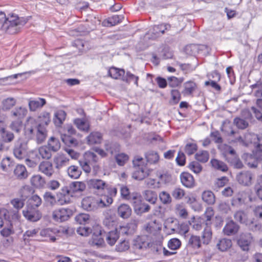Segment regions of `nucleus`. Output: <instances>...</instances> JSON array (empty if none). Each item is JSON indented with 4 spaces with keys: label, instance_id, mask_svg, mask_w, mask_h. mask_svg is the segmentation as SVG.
<instances>
[{
    "label": "nucleus",
    "instance_id": "obj_1",
    "mask_svg": "<svg viewBox=\"0 0 262 262\" xmlns=\"http://www.w3.org/2000/svg\"><path fill=\"white\" fill-rule=\"evenodd\" d=\"M26 133L31 135L35 134L36 141L38 144L43 143L47 136V130L44 124H37L33 118L27 120Z\"/></svg>",
    "mask_w": 262,
    "mask_h": 262
},
{
    "label": "nucleus",
    "instance_id": "obj_2",
    "mask_svg": "<svg viewBox=\"0 0 262 262\" xmlns=\"http://www.w3.org/2000/svg\"><path fill=\"white\" fill-rule=\"evenodd\" d=\"M26 23V19L12 15L7 18V21L2 26V30L9 34H15Z\"/></svg>",
    "mask_w": 262,
    "mask_h": 262
},
{
    "label": "nucleus",
    "instance_id": "obj_3",
    "mask_svg": "<svg viewBox=\"0 0 262 262\" xmlns=\"http://www.w3.org/2000/svg\"><path fill=\"white\" fill-rule=\"evenodd\" d=\"M214 215V211L211 207H207L206 211L203 215V217L206 219L205 223V228L203 231L202 238L203 243L208 244L212 238V231L211 229V219Z\"/></svg>",
    "mask_w": 262,
    "mask_h": 262
},
{
    "label": "nucleus",
    "instance_id": "obj_4",
    "mask_svg": "<svg viewBox=\"0 0 262 262\" xmlns=\"http://www.w3.org/2000/svg\"><path fill=\"white\" fill-rule=\"evenodd\" d=\"M135 213L138 215H142L143 213L148 212L151 206L143 202L141 196L137 193L135 194L131 201Z\"/></svg>",
    "mask_w": 262,
    "mask_h": 262
},
{
    "label": "nucleus",
    "instance_id": "obj_5",
    "mask_svg": "<svg viewBox=\"0 0 262 262\" xmlns=\"http://www.w3.org/2000/svg\"><path fill=\"white\" fill-rule=\"evenodd\" d=\"M28 149L27 143L19 139L14 144L13 148L14 156L18 159H23L27 155Z\"/></svg>",
    "mask_w": 262,
    "mask_h": 262
},
{
    "label": "nucleus",
    "instance_id": "obj_6",
    "mask_svg": "<svg viewBox=\"0 0 262 262\" xmlns=\"http://www.w3.org/2000/svg\"><path fill=\"white\" fill-rule=\"evenodd\" d=\"M171 26L169 24L163 23L155 25L146 33V35H148V38L154 40L164 34L165 31L169 30Z\"/></svg>",
    "mask_w": 262,
    "mask_h": 262
},
{
    "label": "nucleus",
    "instance_id": "obj_7",
    "mask_svg": "<svg viewBox=\"0 0 262 262\" xmlns=\"http://www.w3.org/2000/svg\"><path fill=\"white\" fill-rule=\"evenodd\" d=\"M73 215V211L70 208H61L53 211L52 218L56 222L67 221Z\"/></svg>",
    "mask_w": 262,
    "mask_h": 262
},
{
    "label": "nucleus",
    "instance_id": "obj_8",
    "mask_svg": "<svg viewBox=\"0 0 262 262\" xmlns=\"http://www.w3.org/2000/svg\"><path fill=\"white\" fill-rule=\"evenodd\" d=\"M24 216L30 222H37L42 217V214L37 209L26 206L23 211Z\"/></svg>",
    "mask_w": 262,
    "mask_h": 262
},
{
    "label": "nucleus",
    "instance_id": "obj_9",
    "mask_svg": "<svg viewBox=\"0 0 262 262\" xmlns=\"http://www.w3.org/2000/svg\"><path fill=\"white\" fill-rule=\"evenodd\" d=\"M254 174L249 170H244L238 173L236 179L238 183L245 186H249L252 184V180Z\"/></svg>",
    "mask_w": 262,
    "mask_h": 262
},
{
    "label": "nucleus",
    "instance_id": "obj_10",
    "mask_svg": "<svg viewBox=\"0 0 262 262\" xmlns=\"http://www.w3.org/2000/svg\"><path fill=\"white\" fill-rule=\"evenodd\" d=\"M97 199L93 196H88L81 201L82 208L88 211H94L99 208Z\"/></svg>",
    "mask_w": 262,
    "mask_h": 262
},
{
    "label": "nucleus",
    "instance_id": "obj_11",
    "mask_svg": "<svg viewBox=\"0 0 262 262\" xmlns=\"http://www.w3.org/2000/svg\"><path fill=\"white\" fill-rule=\"evenodd\" d=\"M252 238L251 233H242L237 241V244L243 251H247L249 250Z\"/></svg>",
    "mask_w": 262,
    "mask_h": 262
},
{
    "label": "nucleus",
    "instance_id": "obj_12",
    "mask_svg": "<svg viewBox=\"0 0 262 262\" xmlns=\"http://www.w3.org/2000/svg\"><path fill=\"white\" fill-rule=\"evenodd\" d=\"M149 243L147 236L137 237L133 241V248L135 250H145L149 247Z\"/></svg>",
    "mask_w": 262,
    "mask_h": 262
},
{
    "label": "nucleus",
    "instance_id": "obj_13",
    "mask_svg": "<svg viewBox=\"0 0 262 262\" xmlns=\"http://www.w3.org/2000/svg\"><path fill=\"white\" fill-rule=\"evenodd\" d=\"M38 170L48 177H51L54 173L52 163L48 161L41 162L38 166Z\"/></svg>",
    "mask_w": 262,
    "mask_h": 262
},
{
    "label": "nucleus",
    "instance_id": "obj_14",
    "mask_svg": "<svg viewBox=\"0 0 262 262\" xmlns=\"http://www.w3.org/2000/svg\"><path fill=\"white\" fill-rule=\"evenodd\" d=\"M239 229V226L233 220L228 222L223 228V232L224 234L230 236L236 234Z\"/></svg>",
    "mask_w": 262,
    "mask_h": 262
},
{
    "label": "nucleus",
    "instance_id": "obj_15",
    "mask_svg": "<svg viewBox=\"0 0 262 262\" xmlns=\"http://www.w3.org/2000/svg\"><path fill=\"white\" fill-rule=\"evenodd\" d=\"M180 180L182 184L187 188H191L195 185L193 176L187 172H183L180 174Z\"/></svg>",
    "mask_w": 262,
    "mask_h": 262
},
{
    "label": "nucleus",
    "instance_id": "obj_16",
    "mask_svg": "<svg viewBox=\"0 0 262 262\" xmlns=\"http://www.w3.org/2000/svg\"><path fill=\"white\" fill-rule=\"evenodd\" d=\"M135 169L132 174V177L135 180L141 181L149 175V170L143 166L135 167Z\"/></svg>",
    "mask_w": 262,
    "mask_h": 262
},
{
    "label": "nucleus",
    "instance_id": "obj_17",
    "mask_svg": "<svg viewBox=\"0 0 262 262\" xmlns=\"http://www.w3.org/2000/svg\"><path fill=\"white\" fill-rule=\"evenodd\" d=\"M88 183L90 188L98 190H102L108 186V185L104 181L97 179H91Z\"/></svg>",
    "mask_w": 262,
    "mask_h": 262
},
{
    "label": "nucleus",
    "instance_id": "obj_18",
    "mask_svg": "<svg viewBox=\"0 0 262 262\" xmlns=\"http://www.w3.org/2000/svg\"><path fill=\"white\" fill-rule=\"evenodd\" d=\"M117 212L120 217L123 219H126L130 216L132 210L128 205L122 204L118 207Z\"/></svg>",
    "mask_w": 262,
    "mask_h": 262
},
{
    "label": "nucleus",
    "instance_id": "obj_19",
    "mask_svg": "<svg viewBox=\"0 0 262 262\" xmlns=\"http://www.w3.org/2000/svg\"><path fill=\"white\" fill-rule=\"evenodd\" d=\"M69 159L63 154H58L53 159L55 168L59 169L68 164Z\"/></svg>",
    "mask_w": 262,
    "mask_h": 262
},
{
    "label": "nucleus",
    "instance_id": "obj_20",
    "mask_svg": "<svg viewBox=\"0 0 262 262\" xmlns=\"http://www.w3.org/2000/svg\"><path fill=\"white\" fill-rule=\"evenodd\" d=\"M70 187L72 193L81 194L86 189V185L83 182L76 181L70 184Z\"/></svg>",
    "mask_w": 262,
    "mask_h": 262
},
{
    "label": "nucleus",
    "instance_id": "obj_21",
    "mask_svg": "<svg viewBox=\"0 0 262 262\" xmlns=\"http://www.w3.org/2000/svg\"><path fill=\"white\" fill-rule=\"evenodd\" d=\"M14 166V162L9 157L3 159L1 162V167L3 171L5 172H11L13 169Z\"/></svg>",
    "mask_w": 262,
    "mask_h": 262
},
{
    "label": "nucleus",
    "instance_id": "obj_22",
    "mask_svg": "<svg viewBox=\"0 0 262 262\" xmlns=\"http://www.w3.org/2000/svg\"><path fill=\"white\" fill-rule=\"evenodd\" d=\"M14 174L19 180L25 179L28 177V172L25 166L21 164L16 166L14 169Z\"/></svg>",
    "mask_w": 262,
    "mask_h": 262
},
{
    "label": "nucleus",
    "instance_id": "obj_23",
    "mask_svg": "<svg viewBox=\"0 0 262 262\" xmlns=\"http://www.w3.org/2000/svg\"><path fill=\"white\" fill-rule=\"evenodd\" d=\"M144 199L152 205H155L158 200L157 193L151 190H146L143 192Z\"/></svg>",
    "mask_w": 262,
    "mask_h": 262
},
{
    "label": "nucleus",
    "instance_id": "obj_24",
    "mask_svg": "<svg viewBox=\"0 0 262 262\" xmlns=\"http://www.w3.org/2000/svg\"><path fill=\"white\" fill-rule=\"evenodd\" d=\"M46 103V100L41 98L30 100L29 102L30 110L31 111H35L37 109L42 107Z\"/></svg>",
    "mask_w": 262,
    "mask_h": 262
},
{
    "label": "nucleus",
    "instance_id": "obj_25",
    "mask_svg": "<svg viewBox=\"0 0 262 262\" xmlns=\"http://www.w3.org/2000/svg\"><path fill=\"white\" fill-rule=\"evenodd\" d=\"M31 183L37 188H43L46 184V181L43 177L39 174L33 176L31 179Z\"/></svg>",
    "mask_w": 262,
    "mask_h": 262
},
{
    "label": "nucleus",
    "instance_id": "obj_26",
    "mask_svg": "<svg viewBox=\"0 0 262 262\" xmlns=\"http://www.w3.org/2000/svg\"><path fill=\"white\" fill-rule=\"evenodd\" d=\"M232 245V243L231 239L224 238L218 241L216 247L220 251L224 252L230 248Z\"/></svg>",
    "mask_w": 262,
    "mask_h": 262
},
{
    "label": "nucleus",
    "instance_id": "obj_27",
    "mask_svg": "<svg viewBox=\"0 0 262 262\" xmlns=\"http://www.w3.org/2000/svg\"><path fill=\"white\" fill-rule=\"evenodd\" d=\"M202 199L208 205H213L215 202L214 194L210 190H205L202 192Z\"/></svg>",
    "mask_w": 262,
    "mask_h": 262
},
{
    "label": "nucleus",
    "instance_id": "obj_28",
    "mask_svg": "<svg viewBox=\"0 0 262 262\" xmlns=\"http://www.w3.org/2000/svg\"><path fill=\"white\" fill-rule=\"evenodd\" d=\"M119 235L117 229L110 231L106 235V241L108 245L113 246L118 239Z\"/></svg>",
    "mask_w": 262,
    "mask_h": 262
},
{
    "label": "nucleus",
    "instance_id": "obj_29",
    "mask_svg": "<svg viewBox=\"0 0 262 262\" xmlns=\"http://www.w3.org/2000/svg\"><path fill=\"white\" fill-rule=\"evenodd\" d=\"M145 157L147 162L150 164H156L159 160V156L156 151L149 150L145 153Z\"/></svg>",
    "mask_w": 262,
    "mask_h": 262
},
{
    "label": "nucleus",
    "instance_id": "obj_30",
    "mask_svg": "<svg viewBox=\"0 0 262 262\" xmlns=\"http://www.w3.org/2000/svg\"><path fill=\"white\" fill-rule=\"evenodd\" d=\"M123 18V15H114L103 21L102 24L105 26H113L121 23Z\"/></svg>",
    "mask_w": 262,
    "mask_h": 262
},
{
    "label": "nucleus",
    "instance_id": "obj_31",
    "mask_svg": "<svg viewBox=\"0 0 262 262\" xmlns=\"http://www.w3.org/2000/svg\"><path fill=\"white\" fill-rule=\"evenodd\" d=\"M53 151L47 146H42L38 148L39 155L43 159L49 160L52 156Z\"/></svg>",
    "mask_w": 262,
    "mask_h": 262
},
{
    "label": "nucleus",
    "instance_id": "obj_32",
    "mask_svg": "<svg viewBox=\"0 0 262 262\" xmlns=\"http://www.w3.org/2000/svg\"><path fill=\"white\" fill-rule=\"evenodd\" d=\"M67 172L70 177L74 179L79 178L81 174V169L76 165L70 166L67 169Z\"/></svg>",
    "mask_w": 262,
    "mask_h": 262
},
{
    "label": "nucleus",
    "instance_id": "obj_33",
    "mask_svg": "<svg viewBox=\"0 0 262 262\" xmlns=\"http://www.w3.org/2000/svg\"><path fill=\"white\" fill-rule=\"evenodd\" d=\"M66 113L64 111L59 110L54 114L53 121L56 126H60L65 120Z\"/></svg>",
    "mask_w": 262,
    "mask_h": 262
},
{
    "label": "nucleus",
    "instance_id": "obj_34",
    "mask_svg": "<svg viewBox=\"0 0 262 262\" xmlns=\"http://www.w3.org/2000/svg\"><path fill=\"white\" fill-rule=\"evenodd\" d=\"M99 208H104L110 206L113 202V199L107 195L101 196L100 199H97Z\"/></svg>",
    "mask_w": 262,
    "mask_h": 262
},
{
    "label": "nucleus",
    "instance_id": "obj_35",
    "mask_svg": "<svg viewBox=\"0 0 262 262\" xmlns=\"http://www.w3.org/2000/svg\"><path fill=\"white\" fill-rule=\"evenodd\" d=\"M102 138L101 134L98 132L92 133L88 137V143L90 145L98 144L101 142Z\"/></svg>",
    "mask_w": 262,
    "mask_h": 262
},
{
    "label": "nucleus",
    "instance_id": "obj_36",
    "mask_svg": "<svg viewBox=\"0 0 262 262\" xmlns=\"http://www.w3.org/2000/svg\"><path fill=\"white\" fill-rule=\"evenodd\" d=\"M27 113V110L23 107H16L11 112V116L14 118H17V120H20L24 118Z\"/></svg>",
    "mask_w": 262,
    "mask_h": 262
},
{
    "label": "nucleus",
    "instance_id": "obj_37",
    "mask_svg": "<svg viewBox=\"0 0 262 262\" xmlns=\"http://www.w3.org/2000/svg\"><path fill=\"white\" fill-rule=\"evenodd\" d=\"M42 203L41 199L37 194L33 195L29 200L27 206L37 209Z\"/></svg>",
    "mask_w": 262,
    "mask_h": 262
},
{
    "label": "nucleus",
    "instance_id": "obj_38",
    "mask_svg": "<svg viewBox=\"0 0 262 262\" xmlns=\"http://www.w3.org/2000/svg\"><path fill=\"white\" fill-rule=\"evenodd\" d=\"M53 152L57 151L60 148V143L57 138L54 137H51L47 145Z\"/></svg>",
    "mask_w": 262,
    "mask_h": 262
},
{
    "label": "nucleus",
    "instance_id": "obj_39",
    "mask_svg": "<svg viewBox=\"0 0 262 262\" xmlns=\"http://www.w3.org/2000/svg\"><path fill=\"white\" fill-rule=\"evenodd\" d=\"M2 139L6 143H10L14 139V135L12 132L2 128L0 130Z\"/></svg>",
    "mask_w": 262,
    "mask_h": 262
},
{
    "label": "nucleus",
    "instance_id": "obj_40",
    "mask_svg": "<svg viewBox=\"0 0 262 262\" xmlns=\"http://www.w3.org/2000/svg\"><path fill=\"white\" fill-rule=\"evenodd\" d=\"M187 246L194 249L200 248L201 246V242L200 237L195 235H192L188 240Z\"/></svg>",
    "mask_w": 262,
    "mask_h": 262
},
{
    "label": "nucleus",
    "instance_id": "obj_41",
    "mask_svg": "<svg viewBox=\"0 0 262 262\" xmlns=\"http://www.w3.org/2000/svg\"><path fill=\"white\" fill-rule=\"evenodd\" d=\"M212 166L217 170L222 171H227L228 167L225 163L217 159H212L210 162Z\"/></svg>",
    "mask_w": 262,
    "mask_h": 262
},
{
    "label": "nucleus",
    "instance_id": "obj_42",
    "mask_svg": "<svg viewBox=\"0 0 262 262\" xmlns=\"http://www.w3.org/2000/svg\"><path fill=\"white\" fill-rule=\"evenodd\" d=\"M110 76L114 79H118L123 76L125 71L123 69L112 68L108 71Z\"/></svg>",
    "mask_w": 262,
    "mask_h": 262
},
{
    "label": "nucleus",
    "instance_id": "obj_43",
    "mask_svg": "<svg viewBox=\"0 0 262 262\" xmlns=\"http://www.w3.org/2000/svg\"><path fill=\"white\" fill-rule=\"evenodd\" d=\"M184 90L183 91V93L186 95H189L192 94L196 89V85L194 82L189 81L184 84Z\"/></svg>",
    "mask_w": 262,
    "mask_h": 262
},
{
    "label": "nucleus",
    "instance_id": "obj_44",
    "mask_svg": "<svg viewBox=\"0 0 262 262\" xmlns=\"http://www.w3.org/2000/svg\"><path fill=\"white\" fill-rule=\"evenodd\" d=\"M209 158V154L206 150H202L198 152L195 155V159L202 163H206Z\"/></svg>",
    "mask_w": 262,
    "mask_h": 262
},
{
    "label": "nucleus",
    "instance_id": "obj_45",
    "mask_svg": "<svg viewBox=\"0 0 262 262\" xmlns=\"http://www.w3.org/2000/svg\"><path fill=\"white\" fill-rule=\"evenodd\" d=\"M168 84L171 88H176L181 84L184 81L183 78H177L174 76H171L167 78Z\"/></svg>",
    "mask_w": 262,
    "mask_h": 262
},
{
    "label": "nucleus",
    "instance_id": "obj_46",
    "mask_svg": "<svg viewBox=\"0 0 262 262\" xmlns=\"http://www.w3.org/2000/svg\"><path fill=\"white\" fill-rule=\"evenodd\" d=\"M38 124H44L46 127L50 122V114L47 112L41 113L38 117Z\"/></svg>",
    "mask_w": 262,
    "mask_h": 262
},
{
    "label": "nucleus",
    "instance_id": "obj_47",
    "mask_svg": "<svg viewBox=\"0 0 262 262\" xmlns=\"http://www.w3.org/2000/svg\"><path fill=\"white\" fill-rule=\"evenodd\" d=\"M16 104V100L13 98H8L3 100L2 102V109L9 110Z\"/></svg>",
    "mask_w": 262,
    "mask_h": 262
},
{
    "label": "nucleus",
    "instance_id": "obj_48",
    "mask_svg": "<svg viewBox=\"0 0 262 262\" xmlns=\"http://www.w3.org/2000/svg\"><path fill=\"white\" fill-rule=\"evenodd\" d=\"M233 216L235 220L240 223H246L247 220V214L244 211L241 210L236 211L234 213Z\"/></svg>",
    "mask_w": 262,
    "mask_h": 262
},
{
    "label": "nucleus",
    "instance_id": "obj_49",
    "mask_svg": "<svg viewBox=\"0 0 262 262\" xmlns=\"http://www.w3.org/2000/svg\"><path fill=\"white\" fill-rule=\"evenodd\" d=\"M119 186H120L121 196L122 198L127 200H132V197L134 194L130 196L129 188L124 185H119Z\"/></svg>",
    "mask_w": 262,
    "mask_h": 262
},
{
    "label": "nucleus",
    "instance_id": "obj_50",
    "mask_svg": "<svg viewBox=\"0 0 262 262\" xmlns=\"http://www.w3.org/2000/svg\"><path fill=\"white\" fill-rule=\"evenodd\" d=\"M233 123L238 129H245L249 125V123L246 120L239 117H236L234 118L233 120Z\"/></svg>",
    "mask_w": 262,
    "mask_h": 262
},
{
    "label": "nucleus",
    "instance_id": "obj_51",
    "mask_svg": "<svg viewBox=\"0 0 262 262\" xmlns=\"http://www.w3.org/2000/svg\"><path fill=\"white\" fill-rule=\"evenodd\" d=\"M227 161L236 168L241 169L244 166L242 162L237 156L234 157L233 158L228 156L227 157Z\"/></svg>",
    "mask_w": 262,
    "mask_h": 262
},
{
    "label": "nucleus",
    "instance_id": "obj_52",
    "mask_svg": "<svg viewBox=\"0 0 262 262\" xmlns=\"http://www.w3.org/2000/svg\"><path fill=\"white\" fill-rule=\"evenodd\" d=\"M61 139L65 144L69 146H76L78 142V141L75 138L67 135H64L61 136Z\"/></svg>",
    "mask_w": 262,
    "mask_h": 262
},
{
    "label": "nucleus",
    "instance_id": "obj_53",
    "mask_svg": "<svg viewBox=\"0 0 262 262\" xmlns=\"http://www.w3.org/2000/svg\"><path fill=\"white\" fill-rule=\"evenodd\" d=\"M170 94L171 96V99L170 103L172 104H177L181 99V94L180 92L176 89H172L171 90Z\"/></svg>",
    "mask_w": 262,
    "mask_h": 262
},
{
    "label": "nucleus",
    "instance_id": "obj_54",
    "mask_svg": "<svg viewBox=\"0 0 262 262\" xmlns=\"http://www.w3.org/2000/svg\"><path fill=\"white\" fill-rule=\"evenodd\" d=\"M129 244L128 241L123 240L119 242L116 246L115 250L117 252H124L129 248Z\"/></svg>",
    "mask_w": 262,
    "mask_h": 262
},
{
    "label": "nucleus",
    "instance_id": "obj_55",
    "mask_svg": "<svg viewBox=\"0 0 262 262\" xmlns=\"http://www.w3.org/2000/svg\"><path fill=\"white\" fill-rule=\"evenodd\" d=\"M90 215L86 213H80L75 217V220L79 224H85L90 220Z\"/></svg>",
    "mask_w": 262,
    "mask_h": 262
},
{
    "label": "nucleus",
    "instance_id": "obj_56",
    "mask_svg": "<svg viewBox=\"0 0 262 262\" xmlns=\"http://www.w3.org/2000/svg\"><path fill=\"white\" fill-rule=\"evenodd\" d=\"M22 127V121L20 120L12 121L9 125L10 128L17 133H19L20 132Z\"/></svg>",
    "mask_w": 262,
    "mask_h": 262
},
{
    "label": "nucleus",
    "instance_id": "obj_57",
    "mask_svg": "<svg viewBox=\"0 0 262 262\" xmlns=\"http://www.w3.org/2000/svg\"><path fill=\"white\" fill-rule=\"evenodd\" d=\"M198 149V146L194 143H188L185 147V151L188 155L193 154Z\"/></svg>",
    "mask_w": 262,
    "mask_h": 262
},
{
    "label": "nucleus",
    "instance_id": "obj_58",
    "mask_svg": "<svg viewBox=\"0 0 262 262\" xmlns=\"http://www.w3.org/2000/svg\"><path fill=\"white\" fill-rule=\"evenodd\" d=\"M14 233V230L13 228L12 224L10 223V224L6 227L4 228L1 231V234L4 237H8Z\"/></svg>",
    "mask_w": 262,
    "mask_h": 262
},
{
    "label": "nucleus",
    "instance_id": "obj_59",
    "mask_svg": "<svg viewBox=\"0 0 262 262\" xmlns=\"http://www.w3.org/2000/svg\"><path fill=\"white\" fill-rule=\"evenodd\" d=\"M159 198L163 204H168L171 202L170 194L166 191H162L159 193Z\"/></svg>",
    "mask_w": 262,
    "mask_h": 262
},
{
    "label": "nucleus",
    "instance_id": "obj_60",
    "mask_svg": "<svg viewBox=\"0 0 262 262\" xmlns=\"http://www.w3.org/2000/svg\"><path fill=\"white\" fill-rule=\"evenodd\" d=\"M247 225L249 229L253 232L262 231V225L257 222L251 221Z\"/></svg>",
    "mask_w": 262,
    "mask_h": 262
},
{
    "label": "nucleus",
    "instance_id": "obj_61",
    "mask_svg": "<svg viewBox=\"0 0 262 262\" xmlns=\"http://www.w3.org/2000/svg\"><path fill=\"white\" fill-rule=\"evenodd\" d=\"M254 91V95L257 97H262V83L257 82L251 86Z\"/></svg>",
    "mask_w": 262,
    "mask_h": 262
},
{
    "label": "nucleus",
    "instance_id": "obj_62",
    "mask_svg": "<svg viewBox=\"0 0 262 262\" xmlns=\"http://www.w3.org/2000/svg\"><path fill=\"white\" fill-rule=\"evenodd\" d=\"M218 210L222 213L227 214L231 210V208L228 203L221 202L218 205Z\"/></svg>",
    "mask_w": 262,
    "mask_h": 262
},
{
    "label": "nucleus",
    "instance_id": "obj_63",
    "mask_svg": "<svg viewBox=\"0 0 262 262\" xmlns=\"http://www.w3.org/2000/svg\"><path fill=\"white\" fill-rule=\"evenodd\" d=\"M144 183L146 187L149 188L156 189L160 187V182H156L154 179H147Z\"/></svg>",
    "mask_w": 262,
    "mask_h": 262
},
{
    "label": "nucleus",
    "instance_id": "obj_64",
    "mask_svg": "<svg viewBox=\"0 0 262 262\" xmlns=\"http://www.w3.org/2000/svg\"><path fill=\"white\" fill-rule=\"evenodd\" d=\"M188 167L195 173H200L202 170V166L196 161H193L190 163Z\"/></svg>",
    "mask_w": 262,
    "mask_h": 262
}]
</instances>
